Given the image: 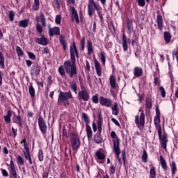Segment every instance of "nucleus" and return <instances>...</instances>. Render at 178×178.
I'll return each instance as SVG.
<instances>
[{
    "mask_svg": "<svg viewBox=\"0 0 178 178\" xmlns=\"http://www.w3.org/2000/svg\"><path fill=\"white\" fill-rule=\"evenodd\" d=\"M157 131H158L159 140H161L162 141V127L161 124H159Z\"/></svg>",
    "mask_w": 178,
    "mask_h": 178,
    "instance_id": "49530a36",
    "label": "nucleus"
},
{
    "mask_svg": "<svg viewBox=\"0 0 178 178\" xmlns=\"http://www.w3.org/2000/svg\"><path fill=\"white\" fill-rule=\"evenodd\" d=\"M142 160L143 163H147V161H148V154L147 153V150H143Z\"/></svg>",
    "mask_w": 178,
    "mask_h": 178,
    "instance_id": "79ce46f5",
    "label": "nucleus"
},
{
    "mask_svg": "<svg viewBox=\"0 0 178 178\" xmlns=\"http://www.w3.org/2000/svg\"><path fill=\"white\" fill-rule=\"evenodd\" d=\"M27 54L31 59H35L36 56L35 54H33V52H31L30 51H28Z\"/></svg>",
    "mask_w": 178,
    "mask_h": 178,
    "instance_id": "13d9d810",
    "label": "nucleus"
},
{
    "mask_svg": "<svg viewBox=\"0 0 178 178\" xmlns=\"http://www.w3.org/2000/svg\"><path fill=\"white\" fill-rule=\"evenodd\" d=\"M85 45H86V40H85V38H84V37H83V38L82 40L81 41V48L82 50L84 49Z\"/></svg>",
    "mask_w": 178,
    "mask_h": 178,
    "instance_id": "680f3d73",
    "label": "nucleus"
},
{
    "mask_svg": "<svg viewBox=\"0 0 178 178\" xmlns=\"http://www.w3.org/2000/svg\"><path fill=\"white\" fill-rule=\"evenodd\" d=\"M171 171L172 176L175 175L176 172H177V166L176 165V163H175V161H172Z\"/></svg>",
    "mask_w": 178,
    "mask_h": 178,
    "instance_id": "72a5a7b5",
    "label": "nucleus"
},
{
    "mask_svg": "<svg viewBox=\"0 0 178 178\" xmlns=\"http://www.w3.org/2000/svg\"><path fill=\"white\" fill-rule=\"evenodd\" d=\"M70 140L72 149L77 151L81 145V140L79 135L72 132V134H70Z\"/></svg>",
    "mask_w": 178,
    "mask_h": 178,
    "instance_id": "20e7f679",
    "label": "nucleus"
},
{
    "mask_svg": "<svg viewBox=\"0 0 178 178\" xmlns=\"http://www.w3.org/2000/svg\"><path fill=\"white\" fill-rule=\"evenodd\" d=\"M13 122L14 123H18L19 126H22V116L20 115H14Z\"/></svg>",
    "mask_w": 178,
    "mask_h": 178,
    "instance_id": "a878e982",
    "label": "nucleus"
},
{
    "mask_svg": "<svg viewBox=\"0 0 178 178\" xmlns=\"http://www.w3.org/2000/svg\"><path fill=\"white\" fill-rule=\"evenodd\" d=\"M96 156L99 163L101 164H104L105 162V154H104L103 152H97Z\"/></svg>",
    "mask_w": 178,
    "mask_h": 178,
    "instance_id": "2eb2a0df",
    "label": "nucleus"
},
{
    "mask_svg": "<svg viewBox=\"0 0 178 178\" xmlns=\"http://www.w3.org/2000/svg\"><path fill=\"white\" fill-rule=\"evenodd\" d=\"M35 42H38V44H41V45H47L48 44V40L44 35H42L40 38H38L36 37L35 38Z\"/></svg>",
    "mask_w": 178,
    "mask_h": 178,
    "instance_id": "4468645a",
    "label": "nucleus"
},
{
    "mask_svg": "<svg viewBox=\"0 0 178 178\" xmlns=\"http://www.w3.org/2000/svg\"><path fill=\"white\" fill-rule=\"evenodd\" d=\"M72 90H73L75 94H77L78 86L75 81H70V83Z\"/></svg>",
    "mask_w": 178,
    "mask_h": 178,
    "instance_id": "4c0bfd02",
    "label": "nucleus"
},
{
    "mask_svg": "<svg viewBox=\"0 0 178 178\" xmlns=\"http://www.w3.org/2000/svg\"><path fill=\"white\" fill-rule=\"evenodd\" d=\"M178 98V87L175 89V99H177Z\"/></svg>",
    "mask_w": 178,
    "mask_h": 178,
    "instance_id": "774afa93",
    "label": "nucleus"
},
{
    "mask_svg": "<svg viewBox=\"0 0 178 178\" xmlns=\"http://www.w3.org/2000/svg\"><path fill=\"white\" fill-rule=\"evenodd\" d=\"M70 53L71 60H65V62H64V67L65 71L70 73V76L73 77V76L77 73V70L76 67V58H79V56L77 47L74 41L72 42V45H71L70 47Z\"/></svg>",
    "mask_w": 178,
    "mask_h": 178,
    "instance_id": "f257e3e1",
    "label": "nucleus"
},
{
    "mask_svg": "<svg viewBox=\"0 0 178 178\" xmlns=\"http://www.w3.org/2000/svg\"><path fill=\"white\" fill-rule=\"evenodd\" d=\"M82 118L83 120L86 122V124H88V123H90V118L87 113H82Z\"/></svg>",
    "mask_w": 178,
    "mask_h": 178,
    "instance_id": "37998d69",
    "label": "nucleus"
},
{
    "mask_svg": "<svg viewBox=\"0 0 178 178\" xmlns=\"http://www.w3.org/2000/svg\"><path fill=\"white\" fill-rule=\"evenodd\" d=\"M92 99L93 102H95V104H98L99 97H98L97 95H93V97H92Z\"/></svg>",
    "mask_w": 178,
    "mask_h": 178,
    "instance_id": "052dcab7",
    "label": "nucleus"
},
{
    "mask_svg": "<svg viewBox=\"0 0 178 178\" xmlns=\"http://www.w3.org/2000/svg\"><path fill=\"white\" fill-rule=\"evenodd\" d=\"M72 91H60L58 96V103L59 105H65V106H68L70 105L69 99L72 98Z\"/></svg>",
    "mask_w": 178,
    "mask_h": 178,
    "instance_id": "f03ea898",
    "label": "nucleus"
},
{
    "mask_svg": "<svg viewBox=\"0 0 178 178\" xmlns=\"http://www.w3.org/2000/svg\"><path fill=\"white\" fill-rule=\"evenodd\" d=\"M156 22L158 24V28L159 30H163V19L161 15H157Z\"/></svg>",
    "mask_w": 178,
    "mask_h": 178,
    "instance_id": "4be33fe9",
    "label": "nucleus"
},
{
    "mask_svg": "<svg viewBox=\"0 0 178 178\" xmlns=\"http://www.w3.org/2000/svg\"><path fill=\"white\" fill-rule=\"evenodd\" d=\"M0 66L3 68L5 67V58L2 52H0Z\"/></svg>",
    "mask_w": 178,
    "mask_h": 178,
    "instance_id": "ea45409f",
    "label": "nucleus"
},
{
    "mask_svg": "<svg viewBox=\"0 0 178 178\" xmlns=\"http://www.w3.org/2000/svg\"><path fill=\"white\" fill-rule=\"evenodd\" d=\"M99 104L104 106L111 108L113 105V99L102 95L99 97Z\"/></svg>",
    "mask_w": 178,
    "mask_h": 178,
    "instance_id": "0eeeda50",
    "label": "nucleus"
},
{
    "mask_svg": "<svg viewBox=\"0 0 178 178\" xmlns=\"http://www.w3.org/2000/svg\"><path fill=\"white\" fill-rule=\"evenodd\" d=\"M109 81H110L111 87H112V88H115V87H116V79H115V76L111 74L109 77Z\"/></svg>",
    "mask_w": 178,
    "mask_h": 178,
    "instance_id": "c85d7f7f",
    "label": "nucleus"
},
{
    "mask_svg": "<svg viewBox=\"0 0 178 178\" xmlns=\"http://www.w3.org/2000/svg\"><path fill=\"white\" fill-rule=\"evenodd\" d=\"M34 5L33 6V8L35 10H38L39 9V7H40V0H34Z\"/></svg>",
    "mask_w": 178,
    "mask_h": 178,
    "instance_id": "de8ad7c7",
    "label": "nucleus"
},
{
    "mask_svg": "<svg viewBox=\"0 0 178 178\" xmlns=\"http://www.w3.org/2000/svg\"><path fill=\"white\" fill-rule=\"evenodd\" d=\"M122 157L123 163H124V164H125L126 159H127V154H126L125 150H123L122 152Z\"/></svg>",
    "mask_w": 178,
    "mask_h": 178,
    "instance_id": "4d7b16f0",
    "label": "nucleus"
},
{
    "mask_svg": "<svg viewBox=\"0 0 178 178\" xmlns=\"http://www.w3.org/2000/svg\"><path fill=\"white\" fill-rule=\"evenodd\" d=\"M72 13V19H74L76 22V23H79V15L77 13V10H76L74 6H71Z\"/></svg>",
    "mask_w": 178,
    "mask_h": 178,
    "instance_id": "412c9836",
    "label": "nucleus"
},
{
    "mask_svg": "<svg viewBox=\"0 0 178 178\" xmlns=\"http://www.w3.org/2000/svg\"><path fill=\"white\" fill-rule=\"evenodd\" d=\"M90 98V94L88 91L86 90V87L84 88L83 91H79L78 92V99H83V101H88Z\"/></svg>",
    "mask_w": 178,
    "mask_h": 178,
    "instance_id": "9d476101",
    "label": "nucleus"
},
{
    "mask_svg": "<svg viewBox=\"0 0 178 178\" xmlns=\"http://www.w3.org/2000/svg\"><path fill=\"white\" fill-rule=\"evenodd\" d=\"M11 116H12V111H8L7 115H6V116H4V119L6 122V123H10Z\"/></svg>",
    "mask_w": 178,
    "mask_h": 178,
    "instance_id": "2f4dec72",
    "label": "nucleus"
},
{
    "mask_svg": "<svg viewBox=\"0 0 178 178\" xmlns=\"http://www.w3.org/2000/svg\"><path fill=\"white\" fill-rule=\"evenodd\" d=\"M38 159L40 161H43L44 160V153L42 150H39L38 152Z\"/></svg>",
    "mask_w": 178,
    "mask_h": 178,
    "instance_id": "3c124183",
    "label": "nucleus"
},
{
    "mask_svg": "<svg viewBox=\"0 0 178 178\" xmlns=\"http://www.w3.org/2000/svg\"><path fill=\"white\" fill-rule=\"evenodd\" d=\"M94 63H95V70L97 72V74L98 76H102V69L101 63H99V62L97 59L94 60Z\"/></svg>",
    "mask_w": 178,
    "mask_h": 178,
    "instance_id": "ddd939ff",
    "label": "nucleus"
},
{
    "mask_svg": "<svg viewBox=\"0 0 178 178\" xmlns=\"http://www.w3.org/2000/svg\"><path fill=\"white\" fill-rule=\"evenodd\" d=\"M38 125L42 133L43 134H45V133H47V127L42 116H40V118H38Z\"/></svg>",
    "mask_w": 178,
    "mask_h": 178,
    "instance_id": "1a4fd4ad",
    "label": "nucleus"
},
{
    "mask_svg": "<svg viewBox=\"0 0 178 178\" xmlns=\"http://www.w3.org/2000/svg\"><path fill=\"white\" fill-rule=\"evenodd\" d=\"M101 7L99 4L96 3L95 0H89L88 3V13L89 16H92L94 15L95 11L99 12L100 10Z\"/></svg>",
    "mask_w": 178,
    "mask_h": 178,
    "instance_id": "39448f33",
    "label": "nucleus"
},
{
    "mask_svg": "<svg viewBox=\"0 0 178 178\" xmlns=\"http://www.w3.org/2000/svg\"><path fill=\"white\" fill-rule=\"evenodd\" d=\"M145 106L149 108H152V99L149 97L146 98Z\"/></svg>",
    "mask_w": 178,
    "mask_h": 178,
    "instance_id": "c9c22d12",
    "label": "nucleus"
},
{
    "mask_svg": "<svg viewBox=\"0 0 178 178\" xmlns=\"http://www.w3.org/2000/svg\"><path fill=\"white\" fill-rule=\"evenodd\" d=\"M40 66L38 65H34L33 67L31 69V74H35L38 76L40 73Z\"/></svg>",
    "mask_w": 178,
    "mask_h": 178,
    "instance_id": "a211bd4d",
    "label": "nucleus"
},
{
    "mask_svg": "<svg viewBox=\"0 0 178 178\" xmlns=\"http://www.w3.org/2000/svg\"><path fill=\"white\" fill-rule=\"evenodd\" d=\"M62 20V16L61 15H56V19H55V22L56 24H60Z\"/></svg>",
    "mask_w": 178,
    "mask_h": 178,
    "instance_id": "8fccbe9b",
    "label": "nucleus"
},
{
    "mask_svg": "<svg viewBox=\"0 0 178 178\" xmlns=\"http://www.w3.org/2000/svg\"><path fill=\"white\" fill-rule=\"evenodd\" d=\"M100 58H101V60H102L103 65H105V63H106V55H105V52H104V51H102L100 53Z\"/></svg>",
    "mask_w": 178,
    "mask_h": 178,
    "instance_id": "a18cd8bd",
    "label": "nucleus"
},
{
    "mask_svg": "<svg viewBox=\"0 0 178 178\" xmlns=\"http://www.w3.org/2000/svg\"><path fill=\"white\" fill-rule=\"evenodd\" d=\"M111 111H112L113 115H118L120 112L118 102H114L113 104L112 103Z\"/></svg>",
    "mask_w": 178,
    "mask_h": 178,
    "instance_id": "6ab92c4d",
    "label": "nucleus"
},
{
    "mask_svg": "<svg viewBox=\"0 0 178 178\" xmlns=\"http://www.w3.org/2000/svg\"><path fill=\"white\" fill-rule=\"evenodd\" d=\"M58 71H59L60 74L65 76V69L63 65L59 66Z\"/></svg>",
    "mask_w": 178,
    "mask_h": 178,
    "instance_id": "864d4df0",
    "label": "nucleus"
},
{
    "mask_svg": "<svg viewBox=\"0 0 178 178\" xmlns=\"http://www.w3.org/2000/svg\"><path fill=\"white\" fill-rule=\"evenodd\" d=\"M17 163L18 165H24L25 164V160L22 157V156H17Z\"/></svg>",
    "mask_w": 178,
    "mask_h": 178,
    "instance_id": "f704fd0d",
    "label": "nucleus"
},
{
    "mask_svg": "<svg viewBox=\"0 0 178 178\" xmlns=\"http://www.w3.org/2000/svg\"><path fill=\"white\" fill-rule=\"evenodd\" d=\"M122 47L124 51H127L129 48V44L131 42L130 38H127V35L125 34H122ZM129 42V44H128Z\"/></svg>",
    "mask_w": 178,
    "mask_h": 178,
    "instance_id": "f8f14e48",
    "label": "nucleus"
},
{
    "mask_svg": "<svg viewBox=\"0 0 178 178\" xmlns=\"http://www.w3.org/2000/svg\"><path fill=\"white\" fill-rule=\"evenodd\" d=\"M112 122H113V123H115V124H116V126H120V124H119L118 120H115V118H112Z\"/></svg>",
    "mask_w": 178,
    "mask_h": 178,
    "instance_id": "338daca9",
    "label": "nucleus"
},
{
    "mask_svg": "<svg viewBox=\"0 0 178 178\" xmlns=\"http://www.w3.org/2000/svg\"><path fill=\"white\" fill-rule=\"evenodd\" d=\"M154 122L156 128L158 130L159 124L161 123V112L159 111V108H156V115L154 118Z\"/></svg>",
    "mask_w": 178,
    "mask_h": 178,
    "instance_id": "9b49d317",
    "label": "nucleus"
},
{
    "mask_svg": "<svg viewBox=\"0 0 178 178\" xmlns=\"http://www.w3.org/2000/svg\"><path fill=\"white\" fill-rule=\"evenodd\" d=\"M86 135L88 136V138H92L93 136V132L91 127H90L89 124H86Z\"/></svg>",
    "mask_w": 178,
    "mask_h": 178,
    "instance_id": "b1692460",
    "label": "nucleus"
},
{
    "mask_svg": "<svg viewBox=\"0 0 178 178\" xmlns=\"http://www.w3.org/2000/svg\"><path fill=\"white\" fill-rule=\"evenodd\" d=\"M29 147H27V150L26 152H24V156L26 159V160H29Z\"/></svg>",
    "mask_w": 178,
    "mask_h": 178,
    "instance_id": "bf43d9fd",
    "label": "nucleus"
},
{
    "mask_svg": "<svg viewBox=\"0 0 178 178\" xmlns=\"http://www.w3.org/2000/svg\"><path fill=\"white\" fill-rule=\"evenodd\" d=\"M17 54L18 56H22L24 54V51L22 49L21 47H16Z\"/></svg>",
    "mask_w": 178,
    "mask_h": 178,
    "instance_id": "09e8293b",
    "label": "nucleus"
},
{
    "mask_svg": "<svg viewBox=\"0 0 178 178\" xmlns=\"http://www.w3.org/2000/svg\"><path fill=\"white\" fill-rule=\"evenodd\" d=\"M143 73V69L142 67H140V66H136L134 67V76H136L137 77H140V76H142Z\"/></svg>",
    "mask_w": 178,
    "mask_h": 178,
    "instance_id": "aec40b11",
    "label": "nucleus"
},
{
    "mask_svg": "<svg viewBox=\"0 0 178 178\" xmlns=\"http://www.w3.org/2000/svg\"><path fill=\"white\" fill-rule=\"evenodd\" d=\"M109 171H110L111 174H115V167H114V165H111L110 167Z\"/></svg>",
    "mask_w": 178,
    "mask_h": 178,
    "instance_id": "0e129e2a",
    "label": "nucleus"
},
{
    "mask_svg": "<svg viewBox=\"0 0 178 178\" xmlns=\"http://www.w3.org/2000/svg\"><path fill=\"white\" fill-rule=\"evenodd\" d=\"M36 30L39 33V34H42L43 31V27H46L47 26V22H46V17L42 13V12H40V16H36Z\"/></svg>",
    "mask_w": 178,
    "mask_h": 178,
    "instance_id": "7ed1b4c3",
    "label": "nucleus"
},
{
    "mask_svg": "<svg viewBox=\"0 0 178 178\" xmlns=\"http://www.w3.org/2000/svg\"><path fill=\"white\" fill-rule=\"evenodd\" d=\"M97 131L99 133V135L101 136V133L102 131V124H103L102 120H98V121H97Z\"/></svg>",
    "mask_w": 178,
    "mask_h": 178,
    "instance_id": "473e14b6",
    "label": "nucleus"
},
{
    "mask_svg": "<svg viewBox=\"0 0 178 178\" xmlns=\"http://www.w3.org/2000/svg\"><path fill=\"white\" fill-rule=\"evenodd\" d=\"M111 136L113 138V149L115 152V154H116V145H118V144H120V139L118 136H117V134L116 132H115V131H112V132H111Z\"/></svg>",
    "mask_w": 178,
    "mask_h": 178,
    "instance_id": "6e6552de",
    "label": "nucleus"
},
{
    "mask_svg": "<svg viewBox=\"0 0 178 178\" xmlns=\"http://www.w3.org/2000/svg\"><path fill=\"white\" fill-rule=\"evenodd\" d=\"M3 177H9V174L6 170H1Z\"/></svg>",
    "mask_w": 178,
    "mask_h": 178,
    "instance_id": "e2e57ef3",
    "label": "nucleus"
},
{
    "mask_svg": "<svg viewBox=\"0 0 178 178\" xmlns=\"http://www.w3.org/2000/svg\"><path fill=\"white\" fill-rule=\"evenodd\" d=\"M8 16L10 22H13V20L15 19V13L14 10H9L8 13Z\"/></svg>",
    "mask_w": 178,
    "mask_h": 178,
    "instance_id": "a19ab883",
    "label": "nucleus"
},
{
    "mask_svg": "<svg viewBox=\"0 0 178 178\" xmlns=\"http://www.w3.org/2000/svg\"><path fill=\"white\" fill-rule=\"evenodd\" d=\"M115 149H116L115 157L118 159L119 164H122V163L121 161V159L120 157V156L121 154L120 142L119 145H115Z\"/></svg>",
    "mask_w": 178,
    "mask_h": 178,
    "instance_id": "f3484780",
    "label": "nucleus"
},
{
    "mask_svg": "<svg viewBox=\"0 0 178 178\" xmlns=\"http://www.w3.org/2000/svg\"><path fill=\"white\" fill-rule=\"evenodd\" d=\"M87 48H88V54H89V55H91L94 49H93L92 42L90 40H88L87 41Z\"/></svg>",
    "mask_w": 178,
    "mask_h": 178,
    "instance_id": "bb28decb",
    "label": "nucleus"
},
{
    "mask_svg": "<svg viewBox=\"0 0 178 178\" xmlns=\"http://www.w3.org/2000/svg\"><path fill=\"white\" fill-rule=\"evenodd\" d=\"M138 4L139 6H145L146 1L145 0H137Z\"/></svg>",
    "mask_w": 178,
    "mask_h": 178,
    "instance_id": "6e6d98bb",
    "label": "nucleus"
},
{
    "mask_svg": "<svg viewBox=\"0 0 178 178\" xmlns=\"http://www.w3.org/2000/svg\"><path fill=\"white\" fill-rule=\"evenodd\" d=\"M135 123L137 124L138 127H141V126H145V113L142 112L138 116L137 115L135 118Z\"/></svg>",
    "mask_w": 178,
    "mask_h": 178,
    "instance_id": "423d86ee",
    "label": "nucleus"
},
{
    "mask_svg": "<svg viewBox=\"0 0 178 178\" xmlns=\"http://www.w3.org/2000/svg\"><path fill=\"white\" fill-rule=\"evenodd\" d=\"M29 94L31 97V98H34L35 95V90L33 87V86H30L29 88Z\"/></svg>",
    "mask_w": 178,
    "mask_h": 178,
    "instance_id": "e433bc0d",
    "label": "nucleus"
},
{
    "mask_svg": "<svg viewBox=\"0 0 178 178\" xmlns=\"http://www.w3.org/2000/svg\"><path fill=\"white\" fill-rule=\"evenodd\" d=\"M60 42L64 47L65 44V36L62 34L59 35Z\"/></svg>",
    "mask_w": 178,
    "mask_h": 178,
    "instance_id": "5fc2aeb1",
    "label": "nucleus"
},
{
    "mask_svg": "<svg viewBox=\"0 0 178 178\" xmlns=\"http://www.w3.org/2000/svg\"><path fill=\"white\" fill-rule=\"evenodd\" d=\"M49 35L52 36L56 34V35H59L60 34V27H52L49 28Z\"/></svg>",
    "mask_w": 178,
    "mask_h": 178,
    "instance_id": "dca6fc26",
    "label": "nucleus"
},
{
    "mask_svg": "<svg viewBox=\"0 0 178 178\" xmlns=\"http://www.w3.org/2000/svg\"><path fill=\"white\" fill-rule=\"evenodd\" d=\"M92 127L93 128V131H97V125L96 122H92Z\"/></svg>",
    "mask_w": 178,
    "mask_h": 178,
    "instance_id": "69168bd1",
    "label": "nucleus"
},
{
    "mask_svg": "<svg viewBox=\"0 0 178 178\" xmlns=\"http://www.w3.org/2000/svg\"><path fill=\"white\" fill-rule=\"evenodd\" d=\"M167 143H168V135L167 134H164L163 135L162 138H161V145L164 149H166L167 148Z\"/></svg>",
    "mask_w": 178,
    "mask_h": 178,
    "instance_id": "5701e85b",
    "label": "nucleus"
},
{
    "mask_svg": "<svg viewBox=\"0 0 178 178\" xmlns=\"http://www.w3.org/2000/svg\"><path fill=\"white\" fill-rule=\"evenodd\" d=\"M102 140L103 139H102L101 135H99V134H98V135H95L94 140H95V143H97V144H100V143H102Z\"/></svg>",
    "mask_w": 178,
    "mask_h": 178,
    "instance_id": "58836bf2",
    "label": "nucleus"
},
{
    "mask_svg": "<svg viewBox=\"0 0 178 178\" xmlns=\"http://www.w3.org/2000/svg\"><path fill=\"white\" fill-rule=\"evenodd\" d=\"M163 35L165 43L169 44L172 40V35L170 33H169V31H165Z\"/></svg>",
    "mask_w": 178,
    "mask_h": 178,
    "instance_id": "393cba45",
    "label": "nucleus"
},
{
    "mask_svg": "<svg viewBox=\"0 0 178 178\" xmlns=\"http://www.w3.org/2000/svg\"><path fill=\"white\" fill-rule=\"evenodd\" d=\"M149 178H156V168H155V167L150 168Z\"/></svg>",
    "mask_w": 178,
    "mask_h": 178,
    "instance_id": "7c9ffc66",
    "label": "nucleus"
},
{
    "mask_svg": "<svg viewBox=\"0 0 178 178\" xmlns=\"http://www.w3.org/2000/svg\"><path fill=\"white\" fill-rule=\"evenodd\" d=\"M160 163L163 170L166 171L168 170V165L163 156H160Z\"/></svg>",
    "mask_w": 178,
    "mask_h": 178,
    "instance_id": "cd10ccee",
    "label": "nucleus"
},
{
    "mask_svg": "<svg viewBox=\"0 0 178 178\" xmlns=\"http://www.w3.org/2000/svg\"><path fill=\"white\" fill-rule=\"evenodd\" d=\"M10 174L13 178H17V174L16 168L15 167V163L13 165Z\"/></svg>",
    "mask_w": 178,
    "mask_h": 178,
    "instance_id": "c03bdc74",
    "label": "nucleus"
},
{
    "mask_svg": "<svg viewBox=\"0 0 178 178\" xmlns=\"http://www.w3.org/2000/svg\"><path fill=\"white\" fill-rule=\"evenodd\" d=\"M159 90H160V92H161L162 97H165L166 96V91H165L164 87H163V86H161L160 87Z\"/></svg>",
    "mask_w": 178,
    "mask_h": 178,
    "instance_id": "603ef678",
    "label": "nucleus"
},
{
    "mask_svg": "<svg viewBox=\"0 0 178 178\" xmlns=\"http://www.w3.org/2000/svg\"><path fill=\"white\" fill-rule=\"evenodd\" d=\"M29 19H24L19 22V27H27L29 26Z\"/></svg>",
    "mask_w": 178,
    "mask_h": 178,
    "instance_id": "c756f323",
    "label": "nucleus"
}]
</instances>
